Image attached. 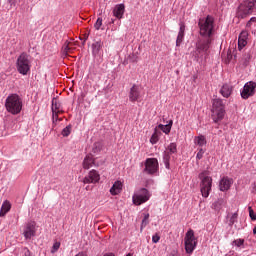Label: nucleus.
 <instances>
[{"label":"nucleus","instance_id":"nucleus-8","mask_svg":"<svg viewBox=\"0 0 256 256\" xmlns=\"http://www.w3.org/2000/svg\"><path fill=\"white\" fill-rule=\"evenodd\" d=\"M144 171L148 173V175L157 173V171H159V162L157 161V158H147Z\"/></svg>","mask_w":256,"mask_h":256},{"label":"nucleus","instance_id":"nucleus-20","mask_svg":"<svg viewBox=\"0 0 256 256\" xmlns=\"http://www.w3.org/2000/svg\"><path fill=\"white\" fill-rule=\"evenodd\" d=\"M9 211H11V203L6 200L2 204V207L0 210V217H5V215H7V213H9Z\"/></svg>","mask_w":256,"mask_h":256},{"label":"nucleus","instance_id":"nucleus-16","mask_svg":"<svg viewBox=\"0 0 256 256\" xmlns=\"http://www.w3.org/2000/svg\"><path fill=\"white\" fill-rule=\"evenodd\" d=\"M220 93L223 97L229 99V97H231V93H233V86L229 84H224L220 89Z\"/></svg>","mask_w":256,"mask_h":256},{"label":"nucleus","instance_id":"nucleus-35","mask_svg":"<svg viewBox=\"0 0 256 256\" xmlns=\"http://www.w3.org/2000/svg\"><path fill=\"white\" fill-rule=\"evenodd\" d=\"M245 45H247V40H245L243 38H238V49H239V51H241V49H243V47H245Z\"/></svg>","mask_w":256,"mask_h":256},{"label":"nucleus","instance_id":"nucleus-29","mask_svg":"<svg viewBox=\"0 0 256 256\" xmlns=\"http://www.w3.org/2000/svg\"><path fill=\"white\" fill-rule=\"evenodd\" d=\"M196 143L199 147H203V145H207V140L205 139V136L201 135L196 137Z\"/></svg>","mask_w":256,"mask_h":256},{"label":"nucleus","instance_id":"nucleus-15","mask_svg":"<svg viewBox=\"0 0 256 256\" xmlns=\"http://www.w3.org/2000/svg\"><path fill=\"white\" fill-rule=\"evenodd\" d=\"M121 191H123V182L117 180L110 188V193L111 195H119Z\"/></svg>","mask_w":256,"mask_h":256},{"label":"nucleus","instance_id":"nucleus-6","mask_svg":"<svg viewBox=\"0 0 256 256\" xmlns=\"http://www.w3.org/2000/svg\"><path fill=\"white\" fill-rule=\"evenodd\" d=\"M207 175V171H203L199 174L200 182V191L202 193V197H209V193L211 191V187L213 185V179Z\"/></svg>","mask_w":256,"mask_h":256},{"label":"nucleus","instance_id":"nucleus-9","mask_svg":"<svg viewBox=\"0 0 256 256\" xmlns=\"http://www.w3.org/2000/svg\"><path fill=\"white\" fill-rule=\"evenodd\" d=\"M105 160L97 162V159L93 158V154H88L83 160L82 167L83 169H91V167H99V165H104Z\"/></svg>","mask_w":256,"mask_h":256},{"label":"nucleus","instance_id":"nucleus-36","mask_svg":"<svg viewBox=\"0 0 256 256\" xmlns=\"http://www.w3.org/2000/svg\"><path fill=\"white\" fill-rule=\"evenodd\" d=\"M168 151H169V154H170V155H171V153H177V144L171 143V144L168 146Z\"/></svg>","mask_w":256,"mask_h":256},{"label":"nucleus","instance_id":"nucleus-17","mask_svg":"<svg viewBox=\"0 0 256 256\" xmlns=\"http://www.w3.org/2000/svg\"><path fill=\"white\" fill-rule=\"evenodd\" d=\"M185 37V24L180 23V30L176 39V47H179L183 43V38Z\"/></svg>","mask_w":256,"mask_h":256},{"label":"nucleus","instance_id":"nucleus-52","mask_svg":"<svg viewBox=\"0 0 256 256\" xmlns=\"http://www.w3.org/2000/svg\"><path fill=\"white\" fill-rule=\"evenodd\" d=\"M234 58L237 59V55H234Z\"/></svg>","mask_w":256,"mask_h":256},{"label":"nucleus","instance_id":"nucleus-46","mask_svg":"<svg viewBox=\"0 0 256 256\" xmlns=\"http://www.w3.org/2000/svg\"><path fill=\"white\" fill-rule=\"evenodd\" d=\"M87 39H89V33L84 34V40L87 41Z\"/></svg>","mask_w":256,"mask_h":256},{"label":"nucleus","instance_id":"nucleus-42","mask_svg":"<svg viewBox=\"0 0 256 256\" xmlns=\"http://www.w3.org/2000/svg\"><path fill=\"white\" fill-rule=\"evenodd\" d=\"M161 239V237L157 234H155L153 237H152V241L153 243H159V240Z\"/></svg>","mask_w":256,"mask_h":256},{"label":"nucleus","instance_id":"nucleus-51","mask_svg":"<svg viewBox=\"0 0 256 256\" xmlns=\"http://www.w3.org/2000/svg\"><path fill=\"white\" fill-rule=\"evenodd\" d=\"M80 41H83V38L79 37Z\"/></svg>","mask_w":256,"mask_h":256},{"label":"nucleus","instance_id":"nucleus-10","mask_svg":"<svg viewBox=\"0 0 256 256\" xmlns=\"http://www.w3.org/2000/svg\"><path fill=\"white\" fill-rule=\"evenodd\" d=\"M256 89V83L253 81L247 82L243 90L241 92V97L242 99H249V97H253L255 95V90Z\"/></svg>","mask_w":256,"mask_h":256},{"label":"nucleus","instance_id":"nucleus-11","mask_svg":"<svg viewBox=\"0 0 256 256\" xmlns=\"http://www.w3.org/2000/svg\"><path fill=\"white\" fill-rule=\"evenodd\" d=\"M101 179V176L99 175V172H97V170H91L88 173V176H86L83 179V183L87 184V183H99V180Z\"/></svg>","mask_w":256,"mask_h":256},{"label":"nucleus","instance_id":"nucleus-2","mask_svg":"<svg viewBox=\"0 0 256 256\" xmlns=\"http://www.w3.org/2000/svg\"><path fill=\"white\" fill-rule=\"evenodd\" d=\"M6 111L12 115H19L23 109V101L17 94H12L6 98L5 102Z\"/></svg>","mask_w":256,"mask_h":256},{"label":"nucleus","instance_id":"nucleus-44","mask_svg":"<svg viewBox=\"0 0 256 256\" xmlns=\"http://www.w3.org/2000/svg\"><path fill=\"white\" fill-rule=\"evenodd\" d=\"M251 23H256V17H252L248 22H247V27H251Z\"/></svg>","mask_w":256,"mask_h":256},{"label":"nucleus","instance_id":"nucleus-37","mask_svg":"<svg viewBox=\"0 0 256 256\" xmlns=\"http://www.w3.org/2000/svg\"><path fill=\"white\" fill-rule=\"evenodd\" d=\"M101 25H103V18H98L94 24L95 30L99 31L101 29Z\"/></svg>","mask_w":256,"mask_h":256},{"label":"nucleus","instance_id":"nucleus-47","mask_svg":"<svg viewBox=\"0 0 256 256\" xmlns=\"http://www.w3.org/2000/svg\"><path fill=\"white\" fill-rule=\"evenodd\" d=\"M129 59H130V61H131L132 63H135V62L137 61V58L133 59V58H131V56H129Z\"/></svg>","mask_w":256,"mask_h":256},{"label":"nucleus","instance_id":"nucleus-48","mask_svg":"<svg viewBox=\"0 0 256 256\" xmlns=\"http://www.w3.org/2000/svg\"><path fill=\"white\" fill-rule=\"evenodd\" d=\"M253 233H254V235H256V227H254Z\"/></svg>","mask_w":256,"mask_h":256},{"label":"nucleus","instance_id":"nucleus-27","mask_svg":"<svg viewBox=\"0 0 256 256\" xmlns=\"http://www.w3.org/2000/svg\"><path fill=\"white\" fill-rule=\"evenodd\" d=\"M184 241H195V232L192 229L186 233Z\"/></svg>","mask_w":256,"mask_h":256},{"label":"nucleus","instance_id":"nucleus-4","mask_svg":"<svg viewBox=\"0 0 256 256\" xmlns=\"http://www.w3.org/2000/svg\"><path fill=\"white\" fill-rule=\"evenodd\" d=\"M256 9V0L253 1H244L242 2L237 9L236 16L238 19H245L248 15H251Z\"/></svg>","mask_w":256,"mask_h":256},{"label":"nucleus","instance_id":"nucleus-49","mask_svg":"<svg viewBox=\"0 0 256 256\" xmlns=\"http://www.w3.org/2000/svg\"><path fill=\"white\" fill-rule=\"evenodd\" d=\"M85 41H87V40L84 39V41L82 42V45H85Z\"/></svg>","mask_w":256,"mask_h":256},{"label":"nucleus","instance_id":"nucleus-28","mask_svg":"<svg viewBox=\"0 0 256 256\" xmlns=\"http://www.w3.org/2000/svg\"><path fill=\"white\" fill-rule=\"evenodd\" d=\"M71 53V48L69 47V43L65 42V45L62 47V57H67Z\"/></svg>","mask_w":256,"mask_h":256},{"label":"nucleus","instance_id":"nucleus-1","mask_svg":"<svg viewBox=\"0 0 256 256\" xmlns=\"http://www.w3.org/2000/svg\"><path fill=\"white\" fill-rule=\"evenodd\" d=\"M213 17L208 15L204 22L199 21L200 35L202 39H198L196 42V51L193 53V57L198 61L201 53H207L211 45V35H213Z\"/></svg>","mask_w":256,"mask_h":256},{"label":"nucleus","instance_id":"nucleus-50","mask_svg":"<svg viewBox=\"0 0 256 256\" xmlns=\"http://www.w3.org/2000/svg\"><path fill=\"white\" fill-rule=\"evenodd\" d=\"M111 23H115V20L111 19Z\"/></svg>","mask_w":256,"mask_h":256},{"label":"nucleus","instance_id":"nucleus-23","mask_svg":"<svg viewBox=\"0 0 256 256\" xmlns=\"http://www.w3.org/2000/svg\"><path fill=\"white\" fill-rule=\"evenodd\" d=\"M61 109V103L57 101V98L52 99V113L55 115V111H59Z\"/></svg>","mask_w":256,"mask_h":256},{"label":"nucleus","instance_id":"nucleus-7","mask_svg":"<svg viewBox=\"0 0 256 256\" xmlns=\"http://www.w3.org/2000/svg\"><path fill=\"white\" fill-rule=\"evenodd\" d=\"M151 198V194H149V190L146 188H141L138 190L132 197V201L134 205H143V203H147Z\"/></svg>","mask_w":256,"mask_h":256},{"label":"nucleus","instance_id":"nucleus-45","mask_svg":"<svg viewBox=\"0 0 256 256\" xmlns=\"http://www.w3.org/2000/svg\"><path fill=\"white\" fill-rule=\"evenodd\" d=\"M52 117H53V119H56V121H57V119H59V110L55 111V113L52 114Z\"/></svg>","mask_w":256,"mask_h":256},{"label":"nucleus","instance_id":"nucleus-34","mask_svg":"<svg viewBox=\"0 0 256 256\" xmlns=\"http://www.w3.org/2000/svg\"><path fill=\"white\" fill-rule=\"evenodd\" d=\"M232 245H235L236 247H242V245H245V239H236L232 242Z\"/></svg>","mask_w":256,"mask_h":256},{"label":"nucleus","instance_id":"nucleus-22","mask_svg":"<svg viewBox=\"0 0 256 256\" xmlns=\"http://www.w3.org/2000/svg\"><path fill=\"white\" fill-rule=\"evenodd\" d=\"M101 47H103V43L101 41H97L92 44V53L93 55H99V51H101Z\"/></svg>","mask_w":256,"mask_h":256},{"label":"nucleus","instance_id":"nucleus-3","mask_svg":"<svg viewBox=\"0 0 256 256\" xmlns=\"http://www.w3.org/2000/svg\"><path fill=\"white\" fill-rule=\"evenodd\" d=\"M212 119L214 123H219V121H223L225 117V104L223 100L220 98H216L212 102Z\"/></svg>","mask_w":256,"mask_h":256},{"label":"nucleus","instance_id":"nucleus-5","mask_svg":"<svg viewBox=\"0 0 256 256\" xmlns=\"http://www.w3.org/2000/svg\"><path fill=\"white\" fill-rule=\"evenodd\" d=\"M16 67L20 75H27L31 71V61L29 55L25 52L19 55L16 62Z\"/></svg>","mask_w":256,"mask_h":256},{"label":"nucleus","instance_id":"nucleus-26","mask_svg":"<svg viewBox=\"0 0 256 256\" xmlns=\"http://www.w3.org/2000/svg\"><path fill=\"white\" fill-rule=\"evenodd\" d=\"M157 133H159V130L156 127L154 129V133L152 134V136L150 138V143H152V145H155V143H157V141H159V135Z\"/></svg>","mask_w":256,"mask_h":256},{"label":"nucleus","instance_id":"nucleus-32","mask_svg":"<svg viewBox=\"0 0 256 256\" xmlns=\"http://www.w3.org/2000/svg\"><path fill=\"white\" fill-rule=\"evenodd\" d=\"M149 225V213L144 215V218L142 219L140 230L143 231L144 227H147Z\"/></svg>","mask_w":256,"mask_h":256},{"label":"nucleus","instance_id":"nucleus-18","mask_svg":"<svg viewBox=\"0 0 256 256\" xmlns=\"http://www.w3.org/2000/svg\"><path fill=\"white\" fill-rule=\"evenodd\" d=\"M186 253H193L195 247H197V241L195 240H184Z\"/></svg>","mask_w":256,"mask_h":256},{"label":"nucleus","instance_id":"nucleus-19","mask_svg":"<svg viewBox=\"0 0 256 256\" xmlns=\"http://www.w3.org/2000/svg\"><path fill=\"white\" fill-rule=\"evenodd\" d=\"M231 183V179L222 178L219 184L220 191H229V189H231Z\"/></svg>","mask_w":256,"mask_h":256},{"label":"nucleus","instance_id":"nucleus-21","mask_svg":"<svg viewBox=\"0 0 256 256\" xmlns=\"http://www.w3.org/2000/svg\"><path fill=\"white\" fill-rule=\"evenodd\" d=\"M171 127H173V120H169L168 124L158 125V129H161V131H163V133H165L166 135H169V133H171Z\"/></svg>","mask_w":256,"mask_h":256},{"label":"nucleus","instance_id":"nucleus-33","mask_svg":"<svg viewBox=\"0 0 256 256\" xmlns=\"http://www.w3.org/2000/svg\"><path fill=\"white\" fill-rule=\"evenodd\" d=\"M102 146L99 142L94 143L93 148H92V153L95 155V153H101Z\"/></svg>","mask_w":256,"mask_h":256},{"label":"nucleus","instance_id":"nucleus-12","mask_svg":"<svg viewBox=\"0 0 256 256\" xmlns=\"http://www.w3.org/2000/svg\"><path fill=\"white\" fill-rule=\"evenodd\" d=\"M139 97H141V92L139 91V86L137 85H133L130 88V92H129V99L132 103H135V101L139 100Z\"/></svg>","mask_w":256,"mask_h":256},{"label":"nucleus","instance_id":"nucleus-38","mask_svg":"<svg viewBox=\"0 0 256 256\" xmlns=\"http://www.w3.org/2000/svg\"><path fill=\"white\" fill-rule=\"evenodd\" d=\"M248 211H249V217L251 221H256V213L255 211H253V208L251 206L248 207Z\"/></svg>","mask_w":256,"mask_h":256},{"label":"nucleus","instance_id":"nucleus-43","mask_svg":"<svg viewBox=\"0 0 256 256\" xmlns=\"http://www.w3.org/2000/svg\"><path fill=\"white\" fill-rule=\"evenodd\" d=\"M237 219V213H234L232 217L230 218V224L233 225L235 223V220Z\"/></svg>","mask_w":256,"mask_h":256},{"label":"nucleus","instance_id":"nucleus-40","mask_svg":"<svg viewBox=\"0 0 256 256\" xmlns=\"http://www.w3.org/2000/svg\"><path fill=\"white\" fill-rule=\"evenodd\" d=\"M205 154V150H203L202 148L199 150V152L196 155V159L201 160L203 159V155Z\"/></svg>","mask_w":256,"mask_h":256},{"label":"nucleus","instance_id":"nucleus-41","mask_svg":"<svg viewBox=\"0 0 256 256\" xmlns=\"http://www.w3.org/2000/svg\"><path fill=\"white\" fill-rule=\"evenodd\" d=\"M248 36H249V33H247V31H242V32L240 33V35H239L238 38L244 39V40L247 41V37H248Z\"/></svg>","mask_w":256,"mask_h":256},{"label":"nucleus","instance_id":"nucleus-30","mask_svg":"<svg viewBox=\"0 0 256 256\" xmlns=\"http://www.w3.org/2000/svg\"><path fill=\"white\" fill-rule=\"evenodd\" d=\"M223 203H224L223 198H220L217 201H215L213 203V207L215 211H221V207L223 206Z\"/></svg>","mask_w":256,"mask_h":256},{"label":"nucleus","instance_id":"nucleus-24","mask_svg":"<svg viewBox=\"0 0 256 256\" xmlns=\"http://www.w3.org/2000/svg\"><path fill=\"white\" fill-rule=\"evenodd\" d=\"M249 61H251V54L245 53L241 59V64L243 67H247L249 65Z\"/></svg>","mask_w":256,"mask_h":256},{"label":"nucleus","instance_id":"nucleus-39","mask_svg":"<svg viewBox=\"0 0 256 256\" xmlns=\"http://www.w3.org/2000/svg\"><path fill=\"white\" fill-rule=\"evenodd\" d=\"M59 247H61V242H55L52 246L51 253H57Z\"/></svg>","mask_w":256,"mask_h":256},{"label":"nucleus","instance_id":"nucleus-14","mask_svg":"<svg viewBox=\"0 0 256 256\" xmlns=\"http://www.w3.org/2000/svg\"><path fill=\"white\" fill-rule=\"evenodd\" d=\"M25 239H31L35 237V223H28L24 231Z\"/></svg>","mask_w":256,"mask_h":256},{"label":"nucleus","instance_id":"nucleus-13","mask_svg":"<svg viewBox=\"0 0 256 256\" xmlns=\"http://www.w3.org/2000/svg\"><path fill=\"white\" fill-rule=\"evenodd\" d=\"M113 15L116 19H123V15H125V4H117L113 9Z\"/></svg>","mask_w":256,"mask_h":256},{"label":"nucleus","instance_id":"nucleus-25","mask_svg":"<svg viewBox=\"0 0 256 256\" xmlns=\"http://www.w3.org/2000/svg\"><path fill=\"white\" fill-rule=\"evenodd\" d=\"M170 160H171V154L169 152H164L163 162L165 164L166 169H170V163H169Z\"/></svg>","mask_w":256,"mask_h":256},{"label":"nucleus","instance_id":"nucleus-31","mask_svg":"<svg viewBox=\"0 0 256 256\" xmlns=\"http://www.w3.org/2000/svg\"><path fill=\"white\" fill-rule=\"evenodd\" d=\"M72 125L71 124H69L68 126H66L63 130H62V133H61V135L63 136V137H69V135H71V129H72Z\"/></svg>","mask_w":256,"mask_h":256}]
</instances>
